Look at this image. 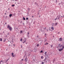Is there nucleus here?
Returning a JSON list of instances; mask_svg holds the SVG:
<instances>
[{
  "label": "nucleus",
  "instance_id": "obj_42",
  "mask_svg": "<svg viewBox=\"0 0 64 64\" xmlns=\"http://www.w3.org/2000/svg\"><path fill=\"white\" fill-rule=\"evenodd\" d=\"M48 44V43H47L46 44V45H47Z\"/></svg>",
  "mask_w": 64,
  "mask_h": 64
},
{
  "label": "nucleus",
  "instance_id": "obj_16",
  "mask_svg": "<svg viewBox=\"0 0 64 64\" xmlns=\"http://www.w3.org/2000/svg\"><path fill=\"white\" fill-rule=\"evenodd\" d=\"M60 44H58V47H60Z\"/></svg>",
  "mask_w": 64,
  "mask_h": 64
},
{
  "label": "nucleus",
  "instance_id": "obj_23",
  "mask_svg": "<svg viewBox=\"0 0 64 64\" xmlns=\"http://www.w3.org/2000/svg\"><path fill=\"white\" fill-rule=\"evenodd\" d=\"M39 46V44H38L37 46V47H38Z\"/></svg>",
  "mask_w": 64,
  "mask_h": 64
},
{
  "label": "nucleus",
  "instance_id": "obj_15",
  "mask_svg": "<svg viewBox=\"0 0 64 64\" xmlns=\"http://www.w3.org/2000/svg\"><path fill=\"white\" fill-rule=\"evenodd\" d=\"M11 42H11V44H13V40Z\"/></svg>",
  "mask_w": 64,
  "mask_h": 64
},
{
  "label": "nucleus",
  "instance_id": "obj_35",
  "mask_svg": "<svg viewBox=\"0 0 64 64\" xmlns=\"http://www.w3.org/2000/svg\"><path fill=\"white\" fill-rule=\"evenodd\" d=\"M22 21H21L20 22V24H22Z\"/></svg>",
  "mask_w": 64,
  "mask_h": 64
},
{
  "label": "nucleus",
  "instance_id": "obj_47",
  "mask_svg": "<svg viewBox=\"0 0 64 64\" xmlns=\"http://www.w3.org/2000/svg\"><path fill=\"white\" fill-rule=\"evenodd\" d=\"M23 60H24L23 59H22V61H23Z\"/></svg>",
  "mask_w": 64,
  "mask_h": 64
},
{
  "label": "nucleus",
  "instance_id": "obj_26",
  "mask_svg": "<svg viewBox=\"0 0 64 64\" xmlns=\"http://www.w3.org/2000/svg\"><path fill=\"white\" fill-rule=\"evenodd\" d=\"M26 20H28V18H26Z\"/></svg>",
  "mask_w": 64,
  "mask_h": 64
},
{
  "label": "nucleus",
  "instance_id": "obj_40",
  "mask_svg": "<svg viewBox=\"0 0 64 64\" xmlns=\"http://www.w3.org/2000/svg\"><path fill=\"white\" fill-rule=\"evenodd\" d=\"M18 0H15V1H18Z\"/></svg>",
  "mask_w": 64,
  "mask_h": 64
},
{
  "label": "nucleus",
  "instance_id": "obj_33",
  "mask_svg": "<svg viewBox=\"0 0 64 64\" xmlns=\"http://www.w3.org/2000/svg\"><path fill=\"white\" fill-rule=\"evenodd\" d=\"M8 35H9V33H8V34H7Z\"/></svg>",
  "mask_w": 64,
  "mask_h": 64
},
{
  "label": "nucleus",
  "instance_id": "obj_37",
  "mask_svg": "<svg viewBox=\"0 0 64 64\" xmlns=\"http://www.w3.org/2000/svg\"><path fill=\"white\" fill-rule=\"evenodd\" d=\"M41 58H43V56H41Z\"/></svg>",
  "mask_w": 64,
  "mask_h": 64
},
{
  "label": "nucleus",
  "instance_id": "obj_60",
  "mask_svg": "<svg viewBox=\"0 0 64 64\" xmlns=\"http://www.w3.org/2000/svg\"><path fill=\"white\" fill-rule=\"evenodd\" d=\"M60 3H59V5H60Z\"/></svg>",
  "mask_w": 64,
  "mask_h": 64
},
{
  "label": "nucleus",
  "instance_id": "obj_31",
  "mask_svg": "<svg viewBox=\"0 0 64 64\" xmlns=\"http://www.w3.org/2000/svg\"><path fill=\"white\" fill-rule=\"evenodd\" d=\"M57 18H56L55 19V20H57Z\"/></svg>",
  "mask_w": 64,
  "mask_h": 64
},
{
  "label": "nucleus",
  "instance_id": "obj_63",
  "mask_svg": "<svg viewBox=\"0 0 64 64\" xmlns=\"http://www.w3.org/2000/svg\"><path fill=\"white\" fill-rule=\"evenodd\" d=\"M13 45H14V46H15V44H14Z\"/></svg>",
  "mask_w": 64,
  "mask_h": 64
},
{
  "label": "nucleus",
  "instance_id": "obj_11",
  "mask_svg": "<svg viewBox=\"0 0 64 64\" xmlns=\"http://www.w3.org/2000/svg\"><path fill=\"white\" fill-rule=\"evenodd\" d=\"M46 58H46H46L45 60H44V61H46V62H47V61H46Z\"/></svg>",
  "mask_w": 64,
  "mask_h": 64
},
{
  "label": "nucleus",
  "instance_id": "obj_6",
  "mask_svg": "<svg viewBox=\"0 0 64 64\" xmlns=\"http://www.w3.org/2000/svg\"><path fill=\"white\" fill-rule=\"evenodd\" d=\"M12 16V14H10L9 15V16L10 17H11Z\"/></svg>",
  "mask_w": 64,
  "mask_h": 64
},
{
  "label": "nucleus",
  "instance_id": "obj_61",
  "mask_svg": "<svg viewBox=\"0 0 64 64\" xmlns=\"http://www.w3.org/2000/svg\"><path fill=\"white\" fill-rule=\"evenodd\" d=\"M1 61H0V63H1Z\"/></svg>",
  "mask_w": 64,
  "mask_h": 64
},
{
  "label": "nucleus",
  "instance_id": "obj_58",
  "mask_svg": "<svg viewBox=\"0 0 64 64\" xmlns=\"http://www.w3.org/2000/svg\"><path fill=\"white\" fill-rule=\"evenodd\" d=\"M8 42H10V41H9V40H8Z\"/></svg>",
  "mask_w": 64,
  "mask_h": 64
},
{
  "label": "nucleus",
  "instance_id": "obj_44",
  "mask_svg": "<svg viewBox=\"0 0 64 64\" xmlns=\"http://www.w3.org/2000/svg\"><path fill=\"white\" fill-rule=\"evenodd\" d=\"M5 24L6 25L7 24V23L6 22H5Z\"/></svg>",
  "mask_w": 64,
  "mask_h": 64
},
{
  "label": "nucleus",
  "instance_id": "obj_27",
  "mask_svg": "<svg viewBox=\"0 0 64 64\" xmlns=\"http://www.w3.org/2000/svg\"><path fill=\"white\" fill-rule=\"evenodd\" d=\"M62 17H63V18H64V15L63 16H61V18H62Z\"/></svg>",
  "mask_w": 64,
  "mask_h": 64
},
{
  "label": "nucleus",
  "instance_id": "obj_50",
  "mask_svg": "<svg viewBox=\"0 0 64 64\" xmlns=\"http://www.w3.org/2000/svg\"><path fill=\"white\" fill-rule=\"evenodd\" d=\"M34 17V16H32V18H33V17Z\"/></svg>",
  "mask_w": 64,
  "mask_h": 64
},
{
  "label": "nucleus",
  "instance_id": "obj_62",
  "mask_svg": "<svg viewBox=\"0 0 64 64\" xmlns=\"http://www.w3.org/2000/svg\"><path fill=\"white\" fill-rule=\"evenodd\" d=\"M56 48H58V47H56Z\"/></svg>",
  "mask_w": 64,
  "mask_h": 64
},
{
  "label": "nucleus",
  "instance_id": "obj_43",
  "mask_svg": "<svg viewBox=\"0 0 64 64\" xmlns=\"http://www.w3.org/2000/svg\"><path fill=\"white\" fill-rule=\"evenodd\" d=\"M58 19H60V17H59L58 18Z\"/></svg>",
  "mask_w": 64,
  "mask_h": 64
},
{
  "label": "nucleus",
  "instance_id": "obj_9",
  "mask_svg": "<svg viewBox=\"0 0 64 64\" xmlns=\"http://www.w3.org/2000/svg\"><path fill=\"white\" fill-rule=\"evenodd\" d=\"M55 59H54L53 60V63H54V62H55Z\"/></svg>",
  "mask_w": 64,
  "mask_h": 64
},
{
  "label": "nucleus",
  "instance_id": "obj_20",
  "mask_svg": "<svg viewBox=\"0 0 64 64\" xmlns=\"http://www.w3.org/2000/svg\"><path fill=\"white\" fill-rule=\"evenodd\" d=\"M22 38H21V39H20V41H22Z\"/></svg>",
  "mask_w": 64,
  "mask_h": 64
},
{
  "label": "nucleus",
  "instance_id": "obj_52",
  "mask_svg": "<svg viewBox=\"0 0 64 64\" xmlns=\"http://www.w3.org/2000/svg\"><path fill=\"white\" fill-rule=\"evenodd\" d=\"M53 37H54V36H53Z\"/></svg>",
  "mask_w": 64,
  "mask_h": 64
},
{
  "label": "nucleus",
  "instance_id": "obj_8",
  "mask_svg": "<svg viewBox=\"0 0 64 64\" xmlns=\"http://www.w3.org/2000/svg\"><path fill=\"white\" fill-rule=\"evenodd\" d=\"M9 59H8L7 60H5L4 61H5V62H7L8 61V60H9Z\"/></svg>",
  "mask_w": 64,
  "mask_h": 64
},
{
  "label": "nucleus",
  "instance_id": "obj_25",
  "mask_svg": "<svg viewBox=\"0 0 64 64\" xmlns=\"http://www.w3.org/2000/svg\"><path fill=\"white\" fill-rule=\"evenodd\" d=\"M28 11H30V8H28Z\"/></svg>",
  "mask_w": 64,
  "mask_h": 64
},
{
  "label": "nucleus",
  "instance_id": "obj_13",
  "mask_svg": "<svg viewBox=\"0 0 64 64\" xmlns=\"http://www.w3.org/2000/svg\"><path fill=\"white\" fill-rule=\"evenodd\" d=\"M6 39H4V42H6Z\"/></svg>",
  "mask_w": 64,
  "mask_h": 64
},
{
  "label": "nucleus",
  "instance_id": "obj_41",
  "mask_svg": "<svg viewBox=\"0 0 64 64\" xmlns=\"http://www.w3.org/2000/svg\"><path fill=\"white\" fill-rule=\"evenodd\" d=\"M51 47H53V45L51 46Z\"/></svg>",
  "mask_w": 64,
  "mask_h": 64
},
{
  "label": "nucleus",
  "instance_id": "obj_38",
  "mask_svg": "<svg viewBox=\"0 0 64 64\" xmlns=\"http://www.w3.org/2000/svg\"><path fill=\"white\" fill-rule=\"evenodd\" d=\"M35 4H36L37 5V3L36 2V3H35Z\"/></svg>",
  "mask_w": 64,
  "mask_h": 64
},
{
  "label": "nucleus",
  "instance_id": "obj_39",
  "mask_svg": "<svg viewBox=\"0 0 64 64\" xmlns=\"http://www.w3.org/2000/svg\"><path fill=\"white\" fill-rule=\"evenodd\" d=\"M21 48H22V45H21Z\"/></svg>",
  "mask_w": 64,
  "mask_h": 64
},
{
  "label": "nucleus",
  "instance_id": "obj_49",
  "mask_svg": "<svg viewBox=\"0 0 64 64\" xmlns=\"http://www.w3.org/2000/svg\"><path fill=\"white\" fill-rule=\"evenodd\" d=\"M22 43H25V42H23Z\"/></svg>",
  "mask_w": 64,
  "mask_h": 64
},
{
  "label": "nucleus",
  "instance_id": "obj_5",
  "mask_svg": "<svg viewBox=\"0 0 64 64\" xmlns=\"http://www.w3.org/2000/svg\"><path fill=\"white\" fill-rule=\"evenodd\" d=\"M57 24H58V23L56 22V23L54 25V26H57Z\"/></svg>",
  "mask_w": 64,
  "mask_h": 64
},
{
  "label": "nucleus",
  "instance_id": "obj_48",
  "mask_svg": "<svg viewBox=\"0 0 64 64\" xmlns=\"http://www.w3.org/2000/svg\"><path fill=\"white\" fill-rule=\"evenodd\" d=\"M45 35L46 36V34H45Z\"/></svg>",
  "mask_w": 64,
  "mask_h": 64
},
{
  "label": "nucleus",
  "instance_id": "obj_51",
  "mask_svg": "<svg viewBox=\"0 0 64 64\" xmlns=\"http://www.w3.org/2000/svg\"><path fill=\"white\" fill-rule=\"evenodd\" d=\"M37 38H38V36H37Z\"/></svg>",
  "mask_w": 64,
  "mask_h": 64
},
{
  "label": "nucleus",
  "instance_id": "obj_4",
  "mask_svg": "<svg viewBox=\"0 0 64 64\" xmlns=\"http://www.w3.org/2000/svg\"><path fill=\"white\" fill-rule=\"evenodd\" d=\"M59 40L60 41H62V38H60L59 39Z\"/></svg>",
  "mask_w": 64,
  "mask_h": 64
},
{
  "label": "nucleus",
  "instance_id": "obj_56",
  "mask_svg": "<svg viewBox=\"0 0 64 64\" xmlns=\"http://www.w3.org/2000/svg\"><path fill=\"white\" fill-rule=\"evenodd\" d=\"M59 33H60V32H58V34H59Z\"/></svg>",
  "mask_w": 64,
  "mask_h": 64
},
{
  "label": "nucleus",
  "instance_id": "obj_3",
  "mask_svg": "<svg viewBox=\"0 0 64 64\" xmlns=\"http://www.w3.org/2000/svg\"><path fill=\"white\" fill-rule=\"evenodd\" d=\"M24 61L26 62H27V56H26V58L24 60Z\"/></svg>",
  "mask_w": 64,
  "mask_h": 64
},
{
  "label": "nucleus",
  "instance_id": "obj_34",
  "mask_svg": "<svg viewBox=\"0 0 64 64\" xmlns=\"http://www.w3.org/2000/svg\"><path fill=\"white\" fill-rule=\"evenodd\" d=\"M44 30H45L46 29V27H45V28H44Z\"/></svg>",
  "mask_w": 64,
  "mask_h": 64
},
{
  "label": "nucleus",
  "instance_id": "obj_19",
  "mask_svg": "<svg viewBox=\"0 0 64 64\" xmlns=\"http://www.w3.org/2000/svg\"><path fill=\"white\" fill-rule=\"evenodd\" d=\"M46 54H47V52H46L44 53V54H45V55H46Z\"/></svg>",
  "mask_w": 64,
  "mask_h": 64
},
{
  "label": "nucleus",
  "instance_id": "obj_53",
  "mask_svg": "<svg viewBox=\"0 0 64 64\" xmlns=\"http://www.w3.org/2000/svg\"><path fill=\"white\" fill-rule=\"evenodd\" d=\"M22 24H23L24 25V23H22Z\"/></svg>",
  "mask_w": 64,
  "mask_h": 64
},
{
  "label": "nucleus",
  "instance_id": "obj_29",
  "mask_svg": "<svg viewBox=\"0 0 64 64\" xmlns=\"http://www.w3.org/2000/svg\"><path fill=\"white\" fill-rule=\"evenodd\" d=\"M42 64H44V62H42Z\"/></svg>",
  "mask_w": 64,
  "mask_h": 64
},
{
  "label": "nucleus",
  "instance_id": "obj_45",
  "mask_svg": "<svg viewBox=\"0 0 64 64\" xmlns=\"http://www.w3.org/2000/svg\"><path fill=\"white\" fill-rule=\"evenodd\" d=\"M28 34H29V33L28 32Z\"/></svg>",
  "mask_w": 64,
  "mask_h": 64
},
{
  "label": "nucleus",
  "instance_id": "obj_55",
  "mask_svg": "<svg viewBox=\"0 0 64 64\" xmlns=\"http://www.w3.org/2000/svg\"><path fill=\"white\" fill-rule=\"evenodd\" d=\"M8 10H10V8H8Z\"/></svg>",
  "mask_w": 64,
  "mask_h": 64
},
{
  "label": "nucleus",
  "instance_id": "obj_30",
  "mask_svg": "<svg viewBox=\"0 0 64 64\" xmlns=\"http://www.w3.org/2000/svg\"><path fill=\"white\" fill-rule=\"evenodd\" d=\"M26 41V40H24V41L23 40V41H24V42H25Z\"/></svg>",
  "mask_w": 64,
  "mask_h": 64
},
{
  "label": "nucleus",
  "instance_id": "obj_17",
  "mask_svg": "<svg viewBox=\"0 0 64 64\" xmlns=\"http://www.w3.org/2000/svg\"><path fill=\"white\" fill-rule=\"evenodd\" d=\"M23 19L24 20H26V19H25V18L24 17H23Z\"/></svg>",
  "mask_w": 64,
  "mask_h": 64
},
{
  "label": "nucleus",
  "instance_id": "obj_12",
  "mask_svg": "<svg viewBox=\"0 0 64 64\" xmlns=\"http://www.w3.org/2000/svg\"><path fill=\"white\" fill-rule=\"evenodd\" d=\"M47 39H46V38H45L44 39V42H46V41H47Z\"/></svg>",
  "mask_w": 64,
  "mask_h": 64
},
{
  "label": "nucleus",
  "instance_id": "obj_57",
  "mask_svg": "<svg viewBox=\"0 0 64 64\" xmlns=\"http://www.w3.org/2000/svg\"><path fill=\"white\" fill-rule=\"evenodd\" d=\"M9 46H10V44H9Z\"/></svg>",
  "mask_w": 64,
  "mask_h": 64
},
{
  "label": "nucleus",
  "instance_id": "obj_54",
  "mask_svg": "<svg viewBox=\"0 0 64 64\" xmlns=\"http://www.w3.org/2000/svg\"><path fill=\"white\" fill-rule=\"evenodd\" d=\"M1 62H3V61H2V60H1Z\"/></svg>",
  "mask_w": 64,
  "mask_h": 64
},
{
  "label": "nucleus",
  "instance_id": "obj_22",
  "mask_svg": "<svg viewBox=\"0 0 64 64\" xmlns=\"http://www.w3.org/2000/svg\"><path fill=\"white\" fill-rule=\"evenodd\" d=\"M62 49L63 50V49H64V47L63 46H62Z\"/></svg>",
  "mask_w": 64,
  "mask_h": 64
},
{
  "label": "nucleus",
  "instance_id": "obj_1",
  "mask_svg": "<svg viewBox=\"0 0 64 64\" xmlns=\"http://www.w3.org/2000/svg\"><path fill=\"white\" fill-rule=\"evenodd\" d=\"M7 28H9V30H10V31H11L12 30V28L9 25H8Z\"/></svg>",
  "mask_w": 64,
  "mask_h": 64
},
{
  "label": "nucleus",
  "instance_id": "obj_46",
  "mask_svg": "<svg viewBox=\"0 0 64 64\" xmlns=\"http://www.w3.org/2000/svg\"><path fill=\"white\" fill-rule=\"evenodd\" d=\"M49 30H50V31H51V30L50 29V28Z\"/></svg>",
  "mask_w": 64,
  "mask_h": 64
},
{
  "label": "nucleus",
  "instance_id": "obj_2",
  "mask_svg": "<svg viewBox=\"0 0 64 64\" xmlns=\"http://www.w3.org/2000/svg\"><path fill=\"white\" fill-rule=\"evenodd\" d=\"M63 50L62 48H60L58 50V51H60V52H61V51H62Z\"/></svg>",
  "mask_w": 64,
  "mask_h": 64
},
{
  "label": "nucleus",
  "instance_id": "obj_28",
  "mask_svg": "<svg viewBox=\"0 0 64 64\" xmlns=\"http://www.w3.org/2000/svg\"><path fill=\"white\" fill-rule=\"evenodd\" d=\"M42 52H43V51H42V50H41V51L40 52V53H42Z\"/></svg>",
  "mask_w": 64,
  "mask_h": 64
},
{
  "label": "nucleus",
  "instance_id": "obj_24",
  "mask_svg": "<svg viewBox=\"0 0 64 64\" xmlns=\"http://www.w3.org/2000/svg\"><path fill=\"white\" fill-rule=\"evenodd\" d=\"M46 30L47 31V32L48 31V30H49V29H47V28H46Z\"/></svg>",
  "mask_w": 64,
  "mask_h": 64
},
{
  "label": "nucleus",
  "instance_id": "obj_36",
  "mask_svg": "<svg viewBox=\"0 0 64 64\" xmlns=\"http://www.w3.org/2000/svg\"><path fill=\"white\" fill-rule=\"evenodd\" d=\"M12 56V57H14V55H13Z\"/></svg>",
  "mask_w": 64,
  "mask_h": 64
},
{
  "label": "nucleus",
  "instance_id": "obj_64",
  "mask_svg": "<svg viewBox=\"0 0 64 64\" xmlns=\"http://www.w3.org/2000/svg\"><path fill=\"white\" fill-rule=\"evenodd\" d=\"M5 14H6V13H5Z\"/></svg>",
  "mask_w": 64,
  "mask_h": 64
},
{
  "label": "nucleus",
  "instance_id": "obj_32",
  "mask_svg": "<svg viewBox=\"0 0 64 64\" xmlns=\"http://www.w3.org/2000/svg\"><path fill=\"white\" fill-rule=\"evenodd\" d=\"M13 55H14V53H12V56H13Z\"/></svg>",
  "mask_w": 64,
  "mask_h": 64
},
{
  "label": "nucleus",
  "instance_id": "obj_18",
  "mask_svg": "<svg viewBox=\"0 0 64 64\" xmlns=\"http://www.w3.org/2000/svg\"><path fill=\"white\" fill-rule=\"evenodd\" d=\"M22 32H23V31H22V30H21L20 31V33H23Z\"/></svg>",
  "mask_w": 64,
  "mask_h": 64
},
{
  "label": "nucleus",
  "instance_id": "obj_59",
  "mask_svg": "<svg viewBox=\"0 0 64 64\" xmlns=\"http://www.w3.org/2000/svg\"><path fill=\"white\" fill-rule=\"evenodd\" d=\"M16 29H18V28H16Z\"/></svg>",
  "mask_w": 64,
  "mask_h": 64
},
{
  "label": "nucleus",
  "instance_id": "obj_10",
  "mask_svg": "<svg viewBox=\"0 0 64 64\" xmlns=\"http://www.w3.org/2000/svg\"><path fill=\"white\" fill-rule=\"evenodd\" d=\"M51 28L52 29V30H54V28L53 27H52Z\"/></svg>",
  "mask_w": 64,
  "mask_h": 64
},
{
  "label": "nucleus",
  "instance_id": "obj_21",
  "mask_svg": "<svg viewBox=\"0 0 64 64\" xmlns=\"http://www.w3.org/2000/svg\"><path fill=\"white\" fill-rule=\"evenodd\" d=\"M12 6H13V7H14V6H15V5L14 4L12 5Z\"/></svg>",
  "mask_w": 64,
  "mask_h": 64
},
{
  "label": "nucleus",
  "instance_id": "obj_7",
  "mask_svg": "<svg viewBox=\"0 0 64 64\" xmlns=\"http://www.w3.org/2000/svg\"><path fill=\"white\" fill-rule=\"evenodd\" d=\"M63 44L61 45L60 44V48H61L62 47H63Z\"/></svg>",
  "mask_w": 64,
  "mask_h": 64
},
{
  "label": "nucleus",
  "instance_id": "obj_14",
  "mask_svg": "<svg viewBox=\"0 0 64 64\" xmlns=\"http://www.w3.org/2000/svg\"><path fill=\"white\" fill-rule=\"evenodd\" d=\"M0 41H2V39L1 38H0Z\"/></svg>",
  "mask_w": 64,
  "mask_h": 64
}]
</instances>
